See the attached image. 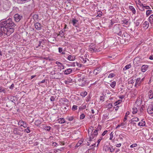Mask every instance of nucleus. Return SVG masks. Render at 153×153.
Masks as SVG:
<instances>
[{
	"label": "nucleus",
	"instance_id": "23",
	"mask_svg": "<svg viewBox=\"0 0 153 153\" xmlns=\"http://www.w3.org/2000/svg\"><path fill=\"white\" fill-rule=\"evenodd\" d=\"M75 57L71 55H69L68 59L70 61H74L75 59Z\"/></svg>",
	"mask_w": 153,
	"mask_h": 153
},
{
	"label": "nucleus",
	"instance_id": "40",
	"mask_svg": "<svg viewBox=\"0 0 153 153\" xmlns=\"http://www.w3.org/2000/svg\"><path fill=\"white\" fill-rule=\"evenodd\" d=\"M65 122V120L63 118H60V120L59 121V123L61 124L64 123Z\"/></svg>",
	"mask_w": 153,
	"mask_h": 153
},
{
	"label": "nucleus",
	"instance_id": "9",
	"mask_svg": "<svg viewBox=\"0 0 153 153\" xmlns=\"http://www.w3.org/2000/svg\"><path fill=\"white\" fill-rule=\"evenodd\" d=\"M80 59L82 62V63L84 64L88 63L89 60L88 59L85 58V56H84V57L83 56L80 57Z\"/></svg>",
	"mask_w": 153,
	"mask_h": 153
},
{
	"label": "nucleus",
	"instance_id": "26",
	"mask_svg": "<svg viewBox=\"0 0 153 153\" xmlns=\"http://www.w3.org/2000/svg\"><path fill=\"white\" fill-rule=\"evenodd\" d=\"M65 30H62L59 32V35L61 37H63L64 35V32Z\"/></svg>",
	"mask_w": 153,
	"mask_h": 153
},
{
	"label": "nucleus",
	"instance_id": "18",
	"mask_svg": "<svg viewBox=\"0 0 153 153\" xmlns=\"http://www.w3.org/2000/svg\"><path fill=\"white\" fill-rule=\"evenodd\" d=\"M141 83L140 78H137L136 80L135 86L136 87L137 85H139Z\"/></svg>",
	"mask_w": 153,
	"mask_h": 153
},
{
	"label": "nucleus",
	"instance_id": "12",
	"mask_svg": "<svg viewBox=\"0 0 153 153\" xmlns=\"http://www.w3.org/2000/svg\"><path fill=\"white\" fill-rule=\"evenodd\" d=\"M144 119H142L138 124V125L141 126H146L145 121H143Z\"/></svg>",
	"mask_w": 153,
	"mask_h": 153
},
{
	"label": "nucleus",
	"instance_id": "25",
	"mask_svg": "<svg viewBox=\"0 0 153 153\" xmlns=\"http://www.w3.org/2000/svg\"><path fill=\"white\" fill-rule=\"evenodd\" d=\"M152 13V10H146V15L147 16H148Z\"/></svg>",
	"mask_w": 153,
	"mask_h": 153
},
{
	"label": "nucleus",
	"instance_id": "41",
	"mask_svg": "<svg viewBox=\"0 0 153 153\" xmlns=\"http://www.w3.org/2000/svg\"><path fill=\"white\" fill-rule=\"evenodd\" d=\"M144 4L143 5V6H141L140 8H139V9L141 11H143L145 10Z\"/></svg>",
	"mask_w": 153,
	"mask_h": 153
},
{
	"label": "nucleus",
	"instance_id": "49",
	"mask_svg": "<svg viewBox=\"0 0 153 153\" xmlns=\"http://www.w3.org/2000/svg\"><path fill=\"white\" fill-rule=\"evenodd\" d=\"M77 106L75 105H73L72 106V110L73 111H75L77 109Z\"/></svg>",
	"mask_w": 153,
	"mask_h": 153
},
{
	"label": "nucleus",
	"instance_id": "8",
	"mask_svg": "<svg viewBox=\"0 0 153 153\" xmlns=\"http://www.w3.org/2000/svg\"><path fill=\"white\" fill-rule=\"evenodd\" d=\"M22 16L18 13L16 14L14 16L15 20L16 22H19L21 20Z\"/></svg>",
	"mask_w": 153,
	"mask_h": 153
},
{
	"label": "nucleus",
	"instance_id": "29",
	"mask_svg": "<svg viewBox=\"0 0 153 153\" xmlns=\"http://www.w3.org/2000/svg\"><path fill=\"white\" fill-rule=\"evenodd\" d=\"M35 125L38 126L41 123V121L40 120H38L35 121Z\"/></svg>",
	"mask_w": 153,
	"mask_h": 153
},
{
	"label": "nucleus",
	"instance_id": "5",
	"mask_svg": "<svg viewBox=\"0 0 153 153\" xmlns=\"http://www.w3.org/2000/svg\"><path fill=\"white\" fill-rule=\"evenodd\" d=\"M23 131L22 128H15L13 129V132L14 134L22 136V133Z\"/></svg>",
	"mask_w": 153,
	"mask_h": 153
},
{
	"label": "nucleus",
	"instance_id": "1",
	"mask_svg": "<svg viewBox=\"0 0 153 153\" xmlns=\"http://www.w3.org/2000/svg\"><path fill=\"white\" fill-rule=\"evenodd\" d=\"M16 24L9 19L3 22L0 25V36L3 35V33L9 35L14 32Z\"/></svg>",
	"mask_w": 153,
	"mask_h": 153
},
{
	"label": "nucleus",
	"instance_id": "24",
	"mask_svg": "<svg viewBox=\"0 0 153 153\" xmlns=\"http://www.w3.org/2000/svg\"><path fill=\"white\" fill-rule=\"evenodd\" d=\"M149 21L151 24H153V14L151 15L149 17Z\"/></svg>",
	"mask_w": 153,
	"mask_h": 153
},
{
	"label": "nucleus",
	"instance_id": "22",
	"mask_svg": "<svg viewBox=\"0 0 153 153\" xmlns=\"http://www.w3.org/2000/svg\"><path fill=\"white\" fill-rule=\"evenodd\" d=\"M100 72V68H97L96 69H95L93 71V73L95 75H97V74H99Z\"/></svg>",
	"mask_w": 153,
	"mask_h": 153
},
{
	"label": "nucleus",
	"instance_id": "62",
	"mask_svg": "<svg viewBox=\"0 0 153 153\" xmlns=\"http://www.w3.org/2000/svg\"><path fill=\"white\" fill-rule=\"evenodd\" d=\"M27 124L25 122V123H24V125H23L22 126H23L24 128H26L27 126Z\"/></svg>",
	"mask_w": 153,
	"mask_h": 153
},
{
	"label": "nucleus",
	"instance_id": "16",
	"mask_svg": "<svg viewBox=\"0 0 153 153\" xmlns=\"http://www.w3.org/2000/svg\"><path fill=\"white\" fill-rule=\"evenodd\" d=\"M73 81L72 79L71 78H68L66 80L64 81V82L66 84H69L70 83L72 82Z\"/></svg>",
	"mask_w": 153,
	"mask_h": 153
},
{
	"label": "nucleus",
	"instance_id": "6",
	"mask_svg": "<svg viewBox=\"0 0 153 153\" xmlns=\"http://www.w3.org/2000/svg\"><path fill=\"white\" fill-rule=\"evenodd\" d=\"M10 7L8 3H4L1 6V10L2 11H7L9 9Z\"/></svg>",
	"mask_w": 153,
	"mask_h": 153
},
{
	"label": "nucleus",
	"instance_id": "20",
	"mask_svg": "<svg viewBox=\"0 0 153 153\" xmlns=\"http://www.w3.org/2000/svg\"><path fill=\"white\" fill-rule=\"evenodd\" d=\"M129 8L134 14H135L136 13V10L133 6H129Z\"/></svg>",
	"mask_w": 153,
	"mask_h": 153
},
{
	"label": "nucleus",
	"instance_id": "17",
	"mask_svg": "<svg viewBox=\"0 0 153 153\" xmlns=\"http://www.w3.org/2000/svg\"><path fill=\"white\" fill-rule=\"evenodd\" d=\"M148 95L149 99H152L153 98V93L151 90L149 91Z\"/></svg>",
	"mask_w": 153,
	"mask_h": 153
},
{
	"label": "nucleus",
	"instance_id": "15",
	"mask_svg": "<svg viewBox=\"0 0 153 153\" xmlns=\"http://www.w3.org/2000/svg\"><path fill=\"white\" fill-rule=\"evenodd\" d=\"M149 27V23L147 21H145L143 24V27L145 29H147Z\"/></svg>",
	"mask_w": 153,
	"mask_h": 153
},
{
	"label": "nucleus",
	"instance_id": "14",
	"mask_svg": "<svg viewBox=\"0 0 153 153\" xmlns=\"http://www.w3.org/2000/svg\"><path fill=\"white\" fill-rule=\"evenodd\" d=\"M73 70L71 68H68L65 70L64 71V74L66 75H68L72 73Z\"/></svg>",
	"mask_w": 153,
	"mask_h": 153
},
{
	"label": "nucleus",
	"instance_id": "57",
	"mask_svg": "<svg viewBox=\"0 0 153 153\" xmlns=\"http://www.w3.org/2000/svg\"><path fill=\"white\" fill-rule=\"evenodd\" d=\"M137 146V144L136 143L133 144L130 146L131 148H133L134 147H136Z\"/></svg>",
	"mask_w": 153,
	"mask_h": 153
},
{
	"label": "nucleus",
	"instance_id": "58",
	"mask_svg": "<svg viewBox=\"0 0 153 153\" xmlns=\"http://www.w3.org/2000/svg\"><path fill=\"white\" fill-rule=\"evenodd\" d=\"M144 7L147 10H150L151 9V7L148 6H145V4H144Z\"/></svg>",
	"mask_w": 153,
	"mask_h": 153
},
{
	"label": "nucleus",
	"instance_id": "43",
	"mask_svg": "<svg viewBox=\"0 0 153 153\" xmlns=\"http://www.w3.org/2000/svg\"><path fill=\"white\" fill-rule=\"evenodd\" d=\"M139 120V119L137 117H134L133 118L131 119V121L132 122H134V121H138Z\"/></svg>",
	"mask_w": 153,
	"mask_h": 153
},
{
	"label": "nucleus",
	"instance_id": "38",
	"mask_svg": "<svg viewBox=\"0 0 153 153\" xmlns=\"http://www.w3.org/2000/svg\"><path fill=\"white\" fill-rule=\"evenodd\" d=\"M122 24H125L126 25H128V24L129 22L127 20H124L122 21Z\"/></svg>",
	"mask_w": 153,
	"mask_h": 153
},
{
	"label": "nucleus",
	"instance_id": "63",
	"mask_svg": "<svg viewBox=\"0 0 153 153\" xmlns=\"http://www.w3.org/2000/svg\"><path fill=\"white\" fill-rule=\"evenodd\" d=\"M63 50L62 48H59V53H62Z\"/></svg>",
	"mask_w": 153,
	"mask_h": 153
},
{
	"label": "nucleus",
	"instance_id": "10",
	"mask_svg": "<svg viewBox=\"0 0 153 153\" xmlns=\"http://www.w3.org/2000/svg\"><path fill=\"white\" fill-rule=\"evenodd\" d=\"M142 97L143 96L142 95H140L137 98L136 102V103L138 105H140L141 104V102L142 100Z\"/></svg>",
	"mask_w": 153,
	"mask_h": 153
},
{
	"label": "nucleus",
	"instance_id": "52",
	"mask_svg": "<svg viewBox=\"0 0 153 153\" xmlns=\"http://www.w3.org/2000/svg\"><path fill=\"white\" fill-rule=\"evenodd\" d=\"M18 10V8L17 7H13L12 12L15 13L16 12V10Z\"/></svg>",
	"mask_w": 153,
	"mask_h": 153
},
{
	"label": "nucleus",
	"instance_id": "64",
	"mask_svg": "<svg viewBox=\"0 0 153 153\" xmlns=\"http://www.w3.org/2000/svg\"><path fill=\"white\" fill-rule=\"evenodd\" d=\"M90 50L91 51H97V49H93V48H90Z\"/></svg>",
	"mask_w": 153,
	"mask_h": 153
},
{
	"label": "nucleus",
	"instance_id": "56",
	"mask_svg": "<svg viewBox=\"0 0 153 153\" xmlns=\"http://www.w3.org/2000/svg\"><path fill=\"white\" fill-rule=\"evenodd\" d=\"M55 98L54 96H52L50 99V100L51 101H53L55 100Z\"/></svg>",
	"mask_w": 153,
	"mask_h": 153
},
{
	"label": "nucleus",
	"instance_id": "21",
	"mask_svg": "<svg viewBox=\"0 0 153 153\" xmlns=\"http://www.w3.org/2000/svg\"><path fill=\"white\" fill-rule=\"evenodd\" d=\"M78 22V20H77L75 19H73L72 21L71 22L74 26L76 27V24Z\"/></svg>",
	"mask_w": 153,
	"mask_h": 153
},
{
	"label": "nucleus",
	"instance_id": "33",
	"mask_svg": "<svg viewBox=\"0 0 153 153\" xmlns=\"http://www.w3.org/2000/svg\"><path fill=\"white\" fill-rule=\"evenodd\" d=\"M87 93L86 91H85L84 92H81L80 93V95L82 96V97H85L87 95Z\"/></svg>",
	"mask_w": 153,
	"mask_h": 153
},
{
	"label": "nucleus",
	"instance_id": "3",
	"mask_svg": "<svg viewBox=\"0 0 153 153\" xmlns=\"http://www.w3.org/2000/svg\"><path fill=\"white\" fill-rule=\"evenodd\" d=\"M50 73L52 77L55 79H60L63 77L62 74L53 70Z\"/></svg>",
	"mask_w": 153,
	"mask_h": 153
},
{
	"label": "nucleus",
	"instance_id": "36",
	"mask_svg": "<svg viewBox=\"0 0 153 153\" xmlns=\"http://www.w3.org/2000/svg\"><path fill=\"white\" fill-rule=\"evenodd\" d=\"M33 19L34 20H38L39 19L38 15L37 14H35L33 16Z\"/></svg>",
	"mask_w": 153,
	"mask_h": 153
},
{
	"label": "nucleus",
	"instance_id": "13",
	"mask_svg": "<svg viewBox=\"0 0 153 153\" xmlns=\"http://www.w3.org/2000/svg\"><path fill=\"white\" fill-rule=\"evenodd\" d=\"M147 65H143L141 67V70L142 72H144L146 71L148 68Z\"/></svg>",
	"mask_w": 153,
	"mask_h": 153
},
{
	"label": "nucleus",
	"instance_id": "35",
	"mask_svg": "<svg viewBox=\"0 0 153 153\" xmlns=\"http://www.w3.org/2000/svg\"><path fill=\"white\" fill-rule=\"evenodd\" d=\"M51 128L49 126H44V129L48 131H50Z\"/></svg>",
	"mask_w": 153,
	"mask_h": 153
},
{
	"label": "nucleus",
	"instance_id": "2",
	"mask_svg": "<svg viewBox=\"0 0 153 153\" xmlns=\"http://www.w3.org/2000/svg\"><path fill=\"white\" fill-rule=\"evenodd\" d=\"M101 129L100 126H98L94 129L92 126L90 127L88 130V134L90 136L89 141H91L95 137H96L98 134V132Z\"/></svg>",
	"mask_w": 153,
	"mask_h": 153
},
{
	"label": "nucleus",
	"instance_id": "39",
	"mask_svg": "<svg viewBox=\"0 0 153 153\" xmlns=\"http://www.w3.org/2000/svg\"><path fill=\"white\" fill-rule=\"evenodd\" d=\"M116 75L114 73H111L109 74L108 77V78H112Z\"/></svg>",
	"mask_w": 153,
	"mask_h": 153
},
{
	"label": "nucleus",
	"instance_id": "37",
	"mask_svg": "<svg viewBox=\"0 0 153 153\" xmlns=\"http://www.w3.org/2000/svg\"><path fill=\"white\" fill-rule=\"evenodd\" d=\"M27 0H16L17 2L18 3H25Z\"/></svg>",
	"mask_w": 153,
	"mask_h": 153
},
{
	"label": "nucleus",
	"instance_id": "53",
	"mask_svg": "<svg viewBox=\"0 0 153 153\" xmlns=\"http://www.w3.org/2000/svg\"><path fill=\"white\" fill-rule=\"evenodd\" d=\"M110 137L109 138L110 140H112L113 137V132H112L110 134Z\"/></svg>",
	"mask_w": 153,
	"mask_h": 153
},
{
	"label": "nucleus",
	"instance_id": "55",
	"mask_svg": "<svg viewBox=\"0 0 153 153\" xmlns=\"http://www.w3.org/2000/svg\"><path fill=\"white\" fill-rule=\"evenodd\" d=\"M85 115L84 114H82L80 115V119H84L85 118Z\"/></svg>",
	"mask_w": 153,
	"mask_h": 153
},
{
	"label": "nucleus",
	"instance_id": "47",
	"mask_svg": "<svg viewBox=\"0 0 153 153\" xmlns=\"http://www.w3.org/2000/svg\"><path fill=\"white\" fill-rule=\"evenodd\" d=\"M108 150H109L111 152H112L114 151L115 149H113V147L112 146V147L111 148L110 147H108Z\"/></svg>",
	"mask_w": 153,
	"mask_h": 153
},
{
	"label": "nucleus",
	"instance_id": "61",
	"mask_svg": "<svg viewBox=\"0 0 153 153\" xmlns=\"http://www.w3.org/2000/svg\"><path fill=\"white\" fill-rule=\"evenodd\" d=\"M108 132V131L107 130H106V131H105L103 132V133L102 134V136H104V135H105V134H106V133L107 132Z\"/></svg>",
	"mask_w": 153,
	"mask_h": 153
},
{
	"label": "nucleus",
	"instance_id": "46",
	"mask_svg": "<svg viewBox=\"0 0 153 153\" xmlns=\"http://www.w3.org/2000/svg\"><path fill=\"white\" fill-rule=\"evenodd\" d=\"M24 131L27 133H30V127H27V129L24 130Z\"/></svg>",
	"mask_w": 153,
	"mask_h": 153
},
{
	"label": "nucleus",
	"instance_id": "60",
	"mask_svg": "<svg viewBox=\"0 0 153 153\" xmlns=\"http://www.w3.org/2000/svg\"><path fill=\"white\" fill-rule=\"evenodd\" d=\"M138 4L140 6H143V5H144V4H142L141 3V1L139 0H138Z\"/></svg>",
	"mask_w": 153,
	"mask_h": 153
},
{
	"label": "nucleus",
	"instance_id": "30",
	"mask_svg": "<svg viewBox=\"0 0 153 153\" xmlns=\"http://www.w3.org/2000/svg\"><path fill=\"white\" fill-rule=\"evenodd\" d=\"M0 92H3L4 93H6V91L4 88L1 86L0 87Z\"/></svg>",
	"mask_w": 153,
	"mask_h": 153
},
{
	"label": "nucleus",
	"instance_id": "27",
	"mask_svg": "<svg viewBox=\"0 0 153 153\" xmlns=\"http://www.w3.org/2000/svg\"><path fill=\"white\" fill-rule=\"evenodd\" d=\"M129 114V111L127 112L125 115L123 119V121L124 122H125L127 120V117L128 116Z\"/></svg>",
	"mask_w": 153,
	"mask_h": 153
},
{
	"label": "nucleus",
	"instance_id": "19",
	"mask_svg": "<svg viewBox=\"0 0 153 153\" xmlns=\"http://www.w3.org/2000/svg\"><path fill=\"white\" fill-rule=\"evenodd\" d=\"M141 22V20L140 19H138L136 20L135 22H134V24L135 25V26L136 27H138L139 26Z\"/></svg>",
	"mask_w": 153,
	"mask_h": 153
},
{
	"label": "nucleus",
	"instance_id": "51",
	"mask_svg": "<svg viewBox=\"0 0 153 153\" xmlns=\"http://www.w3.org/2000/svg\"><path fill=\"white\" fill-rule=\"evenodd\" d=\"M74 119V116H72L71 117H68L67 118V119L69 121H70L73 120Z\"/></svg>",
	"mask_w": 153,
	"mask_h": 153
},
{
	"label": "nucleus",
	"instance_id": "34",
	"mask_svg": "<svg viewBox=\"0 0 153 153\" xmlns=\"http://www.w3.org/2000/svg\"><path fill=\"white\" fill-rule=\"evenodd\" d=\"M82 143V141L81 140H79L78 143L76 144L75 147H78Z\"/></svg>",
	"mask_w": 153,
	"mask_h": 153
},
{
	"label": "nucleus",
	"instance_id": "50",
	"mask_svg": "<svg viewBox=\"0 0 153 153\" xmlns=\"http://www.w3.org/2000/svg\"><path fill=\"white\" fill-rule=\"evenodd\" d=\"M104 98L105 96L103 95H102V96H100V100L102 101H104Z\"/></svg>",
	"mask_w": 153,
	"mask_h": 153
},
{
	"label": "nucleus",
	"instance_id": "28",
	"mask_svg": "<svg viewBox=\"0 0 153 153\" xmlns=\"http://www.w3.org/2000/svg\"><path fill=\"white\" fill-rule=\"evenodd\" d=\"M113 106L112 104L111 103H109L106 105V108H108V109L110 110Z\"/></svg>",
	"mask_w": 153,
	"mask_h": 153
},
{
	"label": "nucleus",
	"instance_id": "59",
	"mask_svg": "<svg viewBox=\"0 0 153 153\" xmlns=\"http://www.w3.org/2000/svg\"><path fill=\"white\" fill-rule=\"evenodd\" d=\"M124 136H125V135L123 134H121L120 135L119 137H120V139L123 140V137H124Z\"/></svg>",
	"mask_w": 153,
	"mask_h": 153
},
{
	"label": "nucleus",
	"instance_id": "54",
	"mask_svg": "<svg viewBox=\"0 0 153 153\" xmlns=\"http://www.w3.org/2000/svg\"><path fill=\"white\" fill-rule=\"evenodd\" d=\"M134 81L133 79H131L130 80H128V83L129 84H133L134 83Z\"/></svg>",
	"mask_w": 153,
	"mask_h": 153
},
{
	"label": "nucleus",
	"instance_id": "32",
	"mask_svg": "<svg viewBox=\"0 0 153 153\" xmlns=\"http://www.w3.org/2000/svg\"><path fill=\"white\" fill-rule=\"evenodd\" d=\"M16 99V97L14 96H11L10 98V100L12 102L14 103V104H15V103L14 101H15Z\"/></svg>",
	"mask_w": 153,
	"mask_h": 153
},
{
	"label": "nucleus",
	"instance_id": "4",
	"mask_svg": "<svg viewBox=\"0 0 153 153\" xmlns=\"http://www.w3.org/2000/svg\"><path fill=\"white\" fill-rule=\"evenodd\" d=\"M113 31L115 33L119 36H121L122 34L121 29L120 28L119 25H116L114 26L113 28Z\"/></svg>",
	"mask_w": 153,
	"mask_h": 153
},
{
	"label": "nucleus",
	"instance_id": "48",
	"mask_svg": "<svg viewBox=\"0 0 153 153\" xmlns=\"http://www.w3.org/2000/svg\"><path fill=\"white\" fill-rule=\"evenodd\" d=\"M132 109H133L132 113L133 114H135L137 113V108H133Z\"/></svg>",
	"mask_w": 153,
	"mask_h": 153
},
{
	"label": "nucleus",
	"instance_id": "11",
	"mask_svg": "<svg viewBox=\"0 0 153 153\" xmlns=\"http://www.w3.org/2000/svg\"><path fill=\"white\" fill-rule=\"evenodd\" d=\"M35 28L38 30H40L41 29L42 26L38 22H36L34 24Z\"/></svg>",
	"mask_w": 153,
	"mask_h": 153
},
{
	"label": "nucleus",
	"instance_id": "44",
	"mask_svg": "<svg viewBox=\"0 0 153 153\" xmlns=\"http://www.w3.org/2000/svg\"><path fill=\"white\" fill-rule=\"evenodd\" d=\"M25 122L22 120H20L18 122V124L20 125L21 126H22L24 125Z\"/></svg>",
	"mask_w": 153,
	"mask_h": 153
},
{
	"label": "nucleus",
	"instance_id": "45",
	"mask_svg": "<svg viewBox=\"0 0 153 153\" xmlns=\"http://www.w3.org/2000/svg\"><path fill=\"white\" fill-rule=\"evenodd\" d=\"M122 102V101L121 100H119L118 101H117L116 102H115L114 104V105L115 106H117V105L120 104V103Z\"/></svg>",
	"mask_w": 153,
	"mask_h": 153
},
{
	"label": "nucleus",
	"instance_id": "31",
	"mask_svg": "<svg viewBox=\"0 0 153 153\" xmlns=\"http://www.w3.org/2000/svg\"><path fill=\"white\" fill-rule=\"evenodd\" d=\"M131 67V65L130 64H128V65H126L124 68H123L124 70H126L130 68Z\"/></svg>",
	"mask_w": 153,
	"mask_h": 153
},
{
	"label": "nucleus",
	"instance_id": "7",
	"mask_svg": "<svg viewBox=\"0 0 153 153\" xmlns=\"http://www.w3.org/2000/svg\"><path fill=\"white\" fill-rule=\"evenodd\" d=\"M147 111L149 114H153V102H151V104L149 106Z\"/></svg>",
	"mask_w": 153,
	"mask_h": 153
},
{
	"label": "nucleus",
	"instance_id": "42",
	"mask_svg": "<svg viewBox=\"0 0 153 153\" xmlns=\"http://www.w3.org/2000/svg\"><path fill=\"white\" fill-rule=\"evenodd\" d=\"M116 83L115 81H114L110 84V86L112 88H114L116 85Z\"/></svg>",
	"mask_w": 153,
	"mask_h": 153
}]
</instances>
